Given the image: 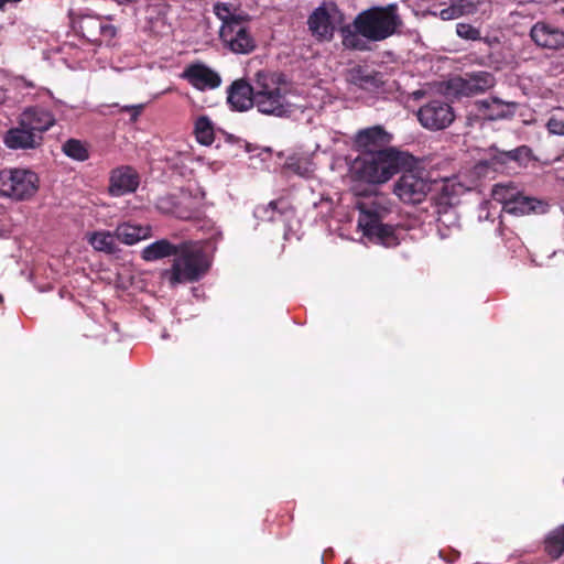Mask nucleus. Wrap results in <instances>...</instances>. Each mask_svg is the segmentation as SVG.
<instances>
[{
    "mask_svg": "<svg viewBox=\"0 0 564 564\" xmlns=\"http://www.w3.org/2000/svg\"><path fill=\"white\" fill-rule=\"evenodd\" d=\"M140 185V175L130 165L112 169L109 174L108 193L112 197H120L134 193Z\"/></svg>",
    "mask_w": 564,
    "mask_h": 564,
    "instance_id": "12",
    "label": "nucleus"
},
{
    "mask_svg": "<svg viewBox=\"0 0 564 564\" xmlns=\"http://www.w3.org/2000/svg\"><path fill=\"white\" fill-rule=\"evenodd\" d=\"M464 8H465V4L451 6L448 8L442 9L440 12V17L444 21L457 19L466 12L464 10Z\"/></svg>",
    "mask_w": 564,
    "mask_h": 564,
    "instance_id": "36",
    "label": "nucleus"
},
{
    "mask_svg": "<svg viewBox=\"0 0 564 564\" xmlns=\"http://www.w3.org/2000/svg\"><path fill=\"white\" fill-rule=\"evenodd\" d=\"M18 118L22 121V127H28L41 137L56 123L53 112L41 106L25 108Z\"/></svg>",
    "mask_w": 564,
    "mask_h": 564,
    "instance_id": "15",
    "label": "nucleus"
},
{
    "mask_svg": "<svg viewBox=\"0 0 564 564\" xmlns=\"http://www.w3.org/2000/svg\"><path fill=\"white\" fill-rule=\"evenodd\" d=\"M39 188L37 175L23 169H4L0 171V195L15 200L33 196Z\"/></svg>",
    "mask_w": 564,
    "mask_h": 564,
    "instance_id": "8",
    "label": "nucleus"
},
{
    "mask_svg": "<svg viewBox=\"0 0 564 564\" xmlns=\"http://www.w3.org/2000/svg\"><path fill=\"white\" fill-rule=\"evenodd\" d=\"M475 107L482 118L495 121L513 117L518 108V102L503 101L497 97H492L477 100Z\"/></svg>",
    "mask_w": 564,
    "mask_h": 564,
    "instance_id": "17",
    "label": "nucleus"
},
{
    "mask_svg": "<svg viewBox=\"0 0 564 564\" xmlns=\"http://www.w3.org/2000/svg\"><path fill=\"white\" fill-rule=\"evenodd\" d=\"M194 133L198 143L210 145L215 140L212 120L207 116H199L195 121Z\"/></svg>",
    "mask_w": 564,
    "mask_h": 564,
    "instance_id": "28",
    "label": "nucleus"
},
{
    "mask_svg": "<svg viewBox=\"0 0 564 564\" xmlns=\"http://www.w3.org/2000/svg\"><path fill=\"white\" fill-rule=\"evenodd\" d=\"M496 84L495 76L489 72H474L466 74L464 78L457 79L458 93L471 96L482 94L492 88Z\"/></svg>",
    "mask_w": 564,
    "mask_h": 564,
    "instance_id": "19",
    "label": "nucleus"
},
{
    "mask_svg": "<svg viewBox=\"0 0 564 564\" xmlns=\"http://www.w3.org/2000/svg\"><path fill=\"white\" fill-rule=\"evenodd\" d=\"M530 36L538 46L543 48L557 50L564 46V32L545 22H536L531 28Z\"/></svg>",
    "mask_w": 564,
    "mask_h": 564,
    "instance_id": "18",
    "label": "nucleus"
},
{
    "mask_svg": "<svg viewBox=\"0 0 564 564\" xmlns=\"http://www.w3.org/2000/svg\"><path fill=\"white\" fill-rule=\"evenodd\" d=\"M414 163L415 156L410 152L387 148L375 153L359 154L350 165V173L356 181L381 185Z\"/></svg>",
    "mask_w": 564,
    "mask_h": 564,
    "instance_id": "2",
    "label": "nucleus"
},
{
    "mask_svg": "<svg viewBox=\"0 0 564 564\" xmlns=\"http://www.w3.org/2000/svg\"><path fill=\"white\" fill-rule=\"evenodd\" d=\"M403 21L395 3L375 6L359 12L352 24L339 28L341 44L351 51H367L370 42H381L399 33Z\"/></svg>",
    "mask_w": 564,
    "mask_h": 564,
    "instance_id": "1",
    "label": "nucleus"
},
{
    "mask_svg": "<svg viewBox=\"0 0 564 564\" xmlns=\"http://www.w3.org/2000/svg\"><path fill=\"white\" fill-rule=\"evenodd\" d=\"M180 251V246L170 242L167 239L156 240L147 246L141 257L144 261H156L171 256H176Z\"/></svg>",
    "mask_w": 564,
    "mask_h": 564,
    "instance_id": "23",
    "label": "nucleus"
},
{
    "mask_svg": "<svg viewBox=\"0 0 564 564\" xmlns=\"http://www.w3.org/2000/svg\"><path fill=\"white\" fill-rule=\"evenodd\" d=\"M4 99H6V91L2 88H0V105L4 101Z\"/></svg>",
    "mask_w": 564,
    "mask_h": 564,
    "instance_id": "37",
    "label": "nucleus"
},
{
    "mask_svg": "<svg viewBox=\"0 0 564 564\" xmlns=\"http://www.w3.org/2000/svg\"><path fill=\"white\" fill-rule=\"evenodd\" d=\"M543 545L544 552L552 560H557L564 554V523L546 534Z\"/></svg>",
    "mask_w": 564,
    "mask_h": 564,
    "instance_id": "26",
    "label": "nucleus"
},
{
    "mask_svg": "<svg viewBox=\"0 0 564 564\" xmlns=\"http://www.w3.org/2000/svg\"><path fill=\"white\" fill-rule=\"evenodd\" d=\"M115 235L122 243L132 246L150 238L152 236V228L150 225L123 223L116 227Z\"/></svg>",
    "mask_w": 564,
    "mask_h": 564,
    "instance_id": "22",
    "label": "nucleus"
},
{
    "mask_svg": "<svg viewBox=\"0 0 564 564\" xmlns=\"http://www.w3.org/2000/svg\"><path fill=\"white\" fill-rule=\"evenodd\" d=\"M78 32L95 45L110 44L117 35V28L97 15H83L78 21Z\"/></svg>",
    "mask_w": 564,
    "mask_h": 564,
    "instance_id": "11",
    "label": "nucleus"
},
{
    "mask_svg": "<svg viewBox=\"0 0 564 564\" xmlns=\"http://www.w3.org/2000/svg\"><path fill=\"white\" fill-rule=\"evenodd\" d=\"M254 106L264 115L283 117L290 112V105L281 93L274 74L258 72L254 80Z\"/></svg>",
    "mask_w": 564,
    "mask_h": 564,
    "instance_id": "6",
    "label": "nucleus"
},
{
    "mask_svg": "<svg viewBox=\"0 0 564 564\" xmlns=\"http://www.w3.org/2000/svg\"><path fill=\"white\" fill-rule=\"evenodd\" d=\"M359 218L358 226L370 240L386 247H394L399 245L395 235V228L391 225L383 224L382 220L389 210L377 202L360 203L358 206Z\"/></svg>",
    "mask_w": 564,
    "mask_h": 564,
    "instance_id": "5",
    "label": "nucleus"
},
{
    "mask_svg": "<svg viewBox=\"0 0 564 564\" xmlns=\"http://www.w3.org/2000/svg\"><path fill=\"white\" fill-rule=\"evenodd\" d=\"M531 153L532 150L528 145H520L513 150L503 151V156L508 158L509 162L522 163L530 160Z\"/></svg>",
    "mask_w": 564,
    "mask_h": 564,
    "instance_id": "33",
    "label": "nucleus"
},
{
    "mask_svg": "<svg viewBox=\"0 0 564 564\" xmlns=\"http://www.w3.org/2000/svg\"><path fill=\"white\" fill-rule=\"evenodd\" d=\"M393 137L383 127L375 126L357 132L355 145L362 153H375L390 148Z\"/></svg>",
    "mask_w": 564,
    "mask_h": 564,
    "instance_id": "13",
    "label": "nucleus"
},
{
    "mask_svg": "<svg viewBox=\"0 0 564 564\" xmlns=\"http://www.w3.org/2000/svg\"><path fill=\"white\" fill-rule=\"evenodd\" d=\"M115 232L108 230H99L87 234L88 243L99 252L113 254L118 251Z\"/></svg>",
    "mask_w": 564,
    "mask_h": 564,
    "instance_id": "24",
    "label": "nucleus"
},
{
    "mask_svg": "<svg viewBox=\"0 0 564 564\" xmlns=\"http://www.w3.org/2000/svg\"><path fill=\"white\" fill-rule=\"evenodd\" d=\"M514 188L503 184H496L492 188V198L502 204V208L506 207V202L512 199L514 195Z\"/></svg>",
    "mask_w": 564,
    "mask_h": 564,
    "instance_id": "32",
    "label": "nucleus"
},
{
    "mask_svg": "<svg viewBox=\"0 0 564 564\" xmlns=\"http://www.w3.org/2000/svg\"><path fill=\"white\" fill-rule=\"evenodd\" d=\"M3 300L2 295L0 294V302Z\"/></svg>",
    "mask_w": 564,
    "mask_h": 564,
    "instance_id": "40",
    "label": "nucleus"
},
{
    "mask_svg": "<svg viewBox=\"0 0 564 564\" xmlns=\"http://www.w3.org/2000/svg\"><path fill=\"white\" fill-rule=\"evenodd\" d=\"M485 42H486L487 44H490V40H489V39H485Z\"/></svg>",
    "mask_w": 564,
    "mask_h": 564,
    "instance_id": "39",
    "label": "nucleus"
},
{
    "mask_svg": "<svg viewBox=\"0 0 564 564\" xmlns=\"http://www.w3.org/2000/svg\"><path fill=\"white\" fill-rule=\"evenodd\" d=\"M420 123L432 131L443 130L455 119L452 106L443 99H433L420 107L417 111Z\"/></svg>",
    "mask_w": 564,
    "mask_h": 564,
    "instance_id": "10",
    "label": "nucleus"
},
{
    "mask_svg": "<svg viewBox=\"0 0 564 564\" xmlns=\"http://www.w3.org/2000/svg\"><path fill=\"white\" fill-rule=\"evenodd\" d=\"M254 84L238 79L229 86L227 101L234 110L246 111L254 105Z\"/></svg>",
    "mask_w": 564,
    "mask_h": 564,
    "instance_id": "20",
    "label": "nucleus"
},
{
    "mask_svg": "<svg viewBox=\"0 0 564 564\" xmlns=\"http://www.w3.org/2000/svg\"><path fill=\"white\" fill-rule=\"evenodd\" d=\"M508 162H509V160H508V158L503 156V151H502V152H498L495 155H492V158L489 161L479 162L476 165V170L478 171V173L485 171L488 167H492L494 170H497L499 166H502V165L507 164Z\"/></svg>",
    "mask_w": 564,
    "mask_h": 564,
    "instance_id": "34",
    "label": "nucleus"
},
{
    "mask_svg": "<svg viewBox=\"0 0 564 564\" xmlns=\"http://www.w3.org/2000/svg\"><path fill=\"white\" fill-rule=\"evenodd\" d=\"M214 13L223 24L219 31L221 41L238 54H248L256 48V42L250 33L248 14H235L230 6L225 2H217L214 6Z\"/></svg>",
    "mask_w": 564,
    "mask_h": 564,
    "instance_id": "3",
    "label": "nucleus"
},
{
    "mask_svg": "<svg viewBox=\"0 0 564 564\" xmlns=\"http://www.w3.org/2000/svg\"><path fill=\"white\" fill-rule=\"evenodd\" d=\"M419 160L403 169L400 178L394 184L395 195L405 204H420L432 188V183L423 170L417 169Z\"/></svg>",
    "mask_w": 564,
    "mask_h": 564,
    "instance_id": "7",
    "label": "nucleus"
},
{
    "mask_svg": "<svg viewBox=\"0 0 564 564\" xmlns=\"http://www.w3.org/2000/svg\"><path fill=\"white\" fill-rule=\"evenodd\" d=\"M62 150L66 156L79 162L89 159L87 145L78 139H68L62 145Z\"/></svg>",
    "mask_w": 564,
    "mask_h": 564,
    "instance_id": "30",
    "label": "nucleus"
},
{
    "mask_svg": "<svg viewBox=\"0 0 564 564\" xmlns=\"http://www.w3.org/2000/svg\"><path fill=\"white\" fill-rule=\"evenodd\" d=\"M349 82L368 91H373L384 84L383 75L380 72L370 70L361 66L349 70Z\"/></svg>",
    "mask_w": 564,
    "mask_h": 564,
    "instance_id": "21",
    "label": "nucleus"
},
{
    "mask_svg": "<svg viewBox=\"0 0 564 564\" xmlns=\"http://www.w3.org/2000/svg\"><path fill=\"white\" fill-rule=\"evenodd\" d=\"M182 78L198 90L215 89L221 84L220 76L202 63L189 64L182 73Z\"/></svg>",
    "mask_w": 564,
    "mask_h": 564,
    "instance_id": "16",
    "label": "nucleus"
},
{
    "mask_svg": "<svg viewBox=\"0 0 564 564\" xmlns=\"http://www.w3.org/2000/svg\"><path fill=\"white\" fill-rule=\"evenodd\" d=\"M2 140L11 150H35L43 144L44 137L36 135L28 127H22V121L18 118L17 126L6 131Z\"/></svg>",
    "mask_w": 564,
    "mask_h": 564,
    "instance_id": "14",
    "label": "nucleus"
},
{
    "mask_svg": "<svg viewBox=\"0 0 564 564\" xmlns=\"http://www.w3.org/2000/svg\"><path fill=\"white\" fill-rule=\"evenodd\" d=\"M283 167L302 177H308L313 173L311 161L296 154L288 156Z\"/></svg>",
    "mask_w": 564,
    "mask_h": 564,
    "instance_id": "29",
    "label": "nucleus"
},
{
    "mask_svg": "<svg viewBox=\"0 0 564 564\" xmlns=\"http://www.w3.org/2000/svg\"><path fill=\"white\" fill-rule=\"evenodd\" d=\"M456 33L460 39L468 41H479L482 40L480 35V30L473 26L469 23H457L456 24Z\"/></svg>",
    "mask_w": 564,
    "mask_h": 564,
    "instance_id": "31",
    "label": "nucleus"
},
{
    "mask_svg": "<svg viewBox=\"0 0 564 564\" xmlns=\"http://www.w3.org/2000/svg\"><path fill=\"white\" fill-rule=\"evenodd\" d=\"M178 217L182 218V219H191L192 218L191 215H185L184 213H180Z\"/></svg>",
    "mask_w": 564,
    "mask_h": 564,
    "instance_id": "38",
    "label": "nucleus"
},
{
    "mask_svg": "<svg viewBox=\"0 0 564 564\" xmlns=\"http://www.w3.org/2000/svg\"><path fill=\"white\" fill-rule=\"evenodd\" d=\"M175 257L172 268L165 272L173 286L200 280L210 267L206 253L192 242L181 243L180 251Z\"/></svg>",
    "mask_w": 564,
    "mask_h": 564,
    "instance_id": "4",
    "label": "nucleus"
},
{
    "mask_svg": "<svg viewBox=\"0 0 564 564\" xmlns=\"http://www.w3.org/2000/svg\"><path fill=\"white\" fill-rule=\"evenodd\" d=\"M344 21V14L335 3L323 2L307 19L308 30L318 42H329L334 37L336 24Z\"/></svg>",
    "mask_w": 564,
    "mask_h": 564,
    "instance_id": "9",
    "label": "nucleus"
},
{
    "mask_svg": "<svg viewBox=\"0 0 564 564\" xmlns=\"http://www.w3.org/2000/svg\"><path fill=\"white\" fill-rule=\"evenodd\" d=\"M549 134L564 137V120L551 116L545 124Z\"/></svg>",
    "mask_w": 564,
    "mask_h": 564,
    "instance_id": "35",
    "label": "nucleus"
},
{
    "mask_svg": "<svg viewBox=\"0 0 564 564\" xmlns=\"http://www.w3.org/2000/svg\"><path fill=\"white\" fill-rule=\"evenodd\" d=\"M540 205V200L517 193L513 195L511 200L506 202V207H503V212L514 216H522L528 215L530 213H534L536 210V207Z\"/></svg>",
    "mask_w": 564,
    "mask_h": 564,
    "instance_id": "25",
    "label": "nucleus"
},
{
    "mask_svg": "<svg viewBox=\"0 0 564 564\" xmlns=\"http://www.w3.org/2000/svg\"><path fill=\"white\" fill-rule=\"evenodd\" d=\"M269 221H282L294 215V208L290 202L283 197L271 200L267 207L263 208Z\"/></svg>",
    "mask_w": 564,
    "mask_h": 564,
    "instance_id": "27",
    "label": "nucleus"
}]
</instances>
